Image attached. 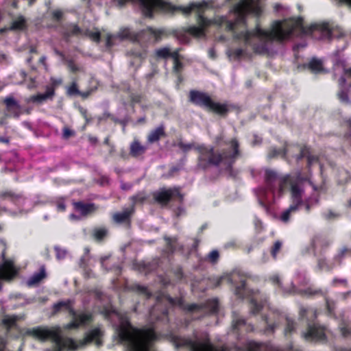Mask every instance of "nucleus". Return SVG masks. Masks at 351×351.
<instances>
[{"label": "nucleus", "instance_id": "f03ea898", "mask_svg": "<svg viewBox=\"0 0 351 351\" xmlns=\"http://www.w3.org/2000/svg\"><path fill=\"white\" fill-rule=\"evenodd\" d=\"M215 142L218 145L222 142L223 145L230 147L219 151L216 150L212 145H198L195 147L198 153L197 167L206 171L210 167H218L223 164L226 171H232L236 160L241 156L238 138L234 137L223 141V136L220 134L215 137Z\"/></svg>", "mask_w": 351, "mask_h": 351}, {"label": "nucleus", "instance_id": "f8f14e48", "mask_svg": "<svg viewBox=\"0 0 351 351\" xmlns=\"http://www.w3.org/2000/svg\"><path fill=\"white\" fill-rule=\"evenodd\" d=\"M303 337L311 341L326 340L324 328L317 324L308 325L306 332L303 333Z\"/></svg>", "mask_w": 351, "mask_h": 351}, {"label": "nucleus", "instance_id": "a878e982", "mask_svg": "<svg viewBox=\"0 0 351 351\" xmlns=\"http://www.w3.org/2000/svg\"><path fill=\"white\" fill-rule=\"evenodd\" d=\"M62 83L61 78H51V84L45 86V100L51 99L55 94V89Z\"/></svg>", "mask_w": 351, "mask_h": 351}, {"label": "nucleus", "instance_id": "20e7f679", "mask_svg": "<svg viewBox=\"0 0 351 351\" xmlns=\"http://www.w3.org/2000/svg\"><path fill=\"white\" fill-rule=\"evenodd\" d=\"M117 343L127 347L129 351H150L153 343L157 339L154 328L134 326L129 317L121 316L116 328Z\"/></svg>", "mask_w": 351, "mask_h": 351}, {"label": "nucleus", "instance_id": "c85d7f7f", "mask_svg": "<svg viewBox=\"0 0 351 351\" xmlns=\"http://www.w3.org/2000/svg\"><path fill=\"white\" fill-rule=\"evenodd\" d=\"M108 234V230L106 227H96L92 230V237L97 242H102Z\"/></svg>", "mask_w": 351, "mask_h": 351}, {"label": "nucleus", "instance_id": "1a4fd4ad", "mask_svg": "<svg viewBox=\"0 0 351 351\" xmlns=\"http://www.w3.org/2000/svg\"><path fill=\"white\" fill-rule=\"evenodd\" d=\"M330 244V239L321 234L313 236L310 243L314 256L325 255Z\"/></svg>", "mask_w": 351, "mask_h": 351}, {"label": "nucleus", "instance_id": "8fccbe9b", "mask_svg": "<svg viewBox=\"0 0 351 351\" xmlns=\"http://www.w3.org/2000/svg\"><path fill=\"white\" fill-rule=\"evenodd\" d=\"M83 36L88 37L93 41L99 43L101 40V33L99 31L92 32L89 29H86L83 32Z\"/></svg>", "mask_w": 351, "mask_h": 351}, {"label": "nucleus", "instance_id": "2f4dec72", "mask_svg": "<svg viewBox=\"0 0 351 351\" xmlns=\"http://www.w3.org/2000/svg\"><path fill=\"white\" fill-rule=\"evenodd\" d=\"M304 66L315 73H319L323 70L322 62L315 58H313L309 62L304 64Z\"/></svg>", "mask_w": 351, "mask_h": 351}, {"label": "nucleus", "instance_id": "dca6fc26", "mask_svg": "<svg viewBox=\"0 0 351 351\" xmlns=\"http://www.w3.org/2000/svg\"><path fill=\"white\" fill-rule=\"evenodd\" d=\"M134 212L135 208H128L123 210L121 213L117 212L114 213L112 215V219L117 223H126L128 225H130L131 217Z\"/></svg>", "mask_w": 351, "mask_h": 351}, {"label": "nucleus", "instance_id": "cd10ccee", "mask_svg": "<svg viewBox=\"0 0 351 351\" xmlns=\"http://www.w3.org/2000/svg\"><path fill=\"white\" fill-rule=\"evenodd\" d=\"M202 310L206 309L208 311V313L210 315H215L218 313L219 310V304L217 299L208 300L206 302L202 303Z\"/></svg>", "mask_w": 351, "mask_h": 351}, {"label": "nucleus", "instance_id": "5fc2aeb1", "mask_svg": "<svg viewBox=\"0 0 351 351\" xmlns=\"http://www.w3.org/2000/svg\"><path fill=\"white\" fill-rule=\"evenodd\" d=\"M326 311L329 316L335 317V302L332 300H330L328 298H326Z\"/></svg>", "mask_w": 351, "mask_h": 351}, {"label": "nucleus", "instance_id": "ddd939ff", "mask_svg": "<svg viewBox=\"0 0 351 351\" xmlns=\"http://www.w3.org/2000/svg\"><path fill=\"white\" fill-rule=\"evenodd\" d=\"M3 103L5 106L8 117L19 118L22 114L20 104L12 96L6 97Z\"/></svg>", "mask_w": 351, "mask_h": 351}, {"label": "nucleus", "instance_id": "052dcab7", "mask_svg": "<svg viewBox=\"0 0 351 351\" xmlns=\"http://www.w3.org/2000/svg\"><path fill=\"white\" fill-rule=\"evenodd\" d=\"M184 64L180 60H176L173 62V71L176 75L178 76L179 78H181V73Z\"/></svg>", "mask_w": 351, "mask_h": 351}, {"label": "nucleus", "instance_id": "e2e57ef3", "mask_svg": "<svg viewBox=\"0 0 351 351\" xmlns=\"http://www.w3.org/2000/svg\"><path fill=\"white\" fill-rule=\"evenodd\" d=\"M147 31L154 36L155 40L158 41L161 39L162 36L164 34V32L161 29H156L151 27H147Z\"/></svg>", "mask_w": 351, "mask_h": 351}, {"label": "nucleus", "instance_id": "2eb2a0df", "mask_svg": "<svg viewBox=\"0 0 351 351\" xmlns=\"http://www.w3.org/2000/svg\"><path fill=\"white\" fill-rule=\"evenodd\" d=\"M147 9V17L152 18L154 11H160L161 9H165L171 5L169 2L164 1L163 0H145Z\"/></svg>", "mask_w": 351, "mask_h": 351}, {"label": "nucleus", "instance_id": "423d86ee", "mask_svg": "<svg viewBox=\"0 0 351 351\" xmlns=\"http://www.w3.org/2000/svg\"><path fill=\"white\" fill-rule=\"evenodd\" d=\"M189 101L196 106L222 117H226L229 112V106L227 104L213 101L206 92L191 90L189 93Z\"/></svg>", "mask_w": 351, "mask_h": 351}, {"label": "nucleus", "instance_id": "4d7b16f0", "mask_svg": "<svg viewBox=\"0 0 351 351\" xmlns=\"http://www.w3.org/2000/svg\"><path fill=\"white\" fill-rule=\"evenodd\" d=\"M187 32L186 27L181 29H176L174 31V36L179 39L180 41L184 42L188 40Z\"/></svg>", "mask_w": 351, "mask_h": 351}, {"label": "nucleus", "instance_id": "0e129e2a", "mask_svg": "<svg viewBox=\"0 0 351 351\" xmlns=\"http://www.w3.org/2000/svg\"><path fill=\"white\" fill-rule=\"evenodd\" d=\"M307 160V168L310 169L313 165L315 163H317L319 162V158L317 156L311 154V151H309V154L306 157Z\"/></svg>", "mask_w": 351, "mask_h": 351}, {"label": "nucleus", "instance_id": "7ed1b4c3", "mask_svg": "<svg viewBox=\"0 0 351 351\" xmlns=\"http://www.w3.org/2000/svg\"><path fill=\"white\" fill-rule=\"evenodd\" d=\"M295 27L296 25L292 21L276 20L273 21L269 30L263 29L257 24L253 29L240 32L235 34L234 37L238 40L243 39L246 45H251L252 37L257 38L261 43L252 45V49L256 54L265 55L269 52V43H282L291 36Z\"/></svg>", "mask_w": 351, "mask_h": 351}, {"label": "nucleus", "instance_id": "37998d69", "mask_svg": "<svg viewBox=\"0 0 351 351\" xmlns=\"http://www.w3.org/2000/svg\"><path fill=\"white\" fill-rule=\"evenodd\" d=\"M43 278H44V266H41L39 269V272L33 275L27 280L28 286H34L38 284Z\"/></svg>", "mask_w": 351, "mask_h": 351}, {"label": "nucleus", "instance_id": "3c124183", "mask_svg": "<svg viewBox=\"0 0 351 351\" xmlns=\"http://www.w3.org/2000/svg\"><path fill=\"white\" fill-rule=\"evenodd\" d=\"M16 322L17 317L16 316H7L3 319L2 324L9 330L16 324Z\"/></svg>", "mask_w": 351, "mask_h": 351}, {"label": "nucleus", "instance_id": "7c9ffc66", "mask_svg": "<svg viewBox=\"0 0 351 351\" xmlns=\"http://www.w3.org/2000/svg\"><path fill=\"white\" fill-rule=\"evenodd\" d=\"M251 8V4L242 0L236 3L232 8V12L235 14H247Z\"/></svg>", "mask_w": 351, "mask_h": 351}, {"label": "nucleus", "instance_id": "f704fd0d", "mask_svg": "<svg viewBox=\"0 0 351 351\" xmlns=\"http://www.w3.org/2000/svg\"><path fill=\"white\" fill-rule=\"evenodd\" d=\"M198 27L197 26H190L186 27V31L187 33L194 37L199 38L205 35V28L208 26H203L200 24H198Z\"/></svg>", "mask_w": 351, "mask_h": 351}, {"label": "nucleus", "instance_id": "4c0bfd02", "mask_svg": "<svg viewBox=\"0 0 351 351\" xmlns=\"http://www.w3.org/2000/svg\"><path fill=\"white\" fill-rule=\"evenodd\" d=\"M147 197L146 196L145 192L141 191L137 193L136 195H132L130 197V199L132 202V206L130 208H134L136 205L143 204L144 202L147 200Z\"/></svg>", "mask_w": 351, "mask_h": 351}, {"label": "nucleus", "instance_id": "5701e85b", "mask_svg": "<svg viewBox=\"0 0 351 351\" xmlns=\"http://www.w3.org/2000/svg\"><path fill=\"white\" fill-rule=\"evenodd\" d=\"M289 151V145L285 143L284 147L282 148H277L276 147H271L269 149L267 153V158L269 159H273L278 157H281L282 158L285 159L287 158V155Z\"/></svg>", "mask_w": 351, "mask_h": 351}, {"label": "nucleus", "instance_id": "49530a36", "mask_svg": "<svg viewBox=\"0 0 351 351\" xmlns=\"http://www.w3.org/2000/svg\"><path fill=\"white\" fill-rule=\"evenodd\" d=\"M286 322L287 323L285 328V335H290L293 332H295L297 324L293 319L289 317L286 318Z\"/></svg>", "mask_w": 351, "mask_h": 351}, {"label": "nucleus", "instance_id": "6e6552de", "mask_svg": "<svg viewBox=\"0 0 351 351\" xmlns=\"http://www.w3.org/2000/svg\"><path fill=\"white\" fill-rule=\"evenodd\" d=\"M153 197L158 204L162 206H167L171 201L174 199H178L180 203L184 199V195L181 193L180 187L161 189L153 193Z\"/></svg>", "mask_w": 351, "mask_h": 351}, {"label": "nucleus", "instance_id": "0eeeda50", "mask_svg": "<svg viewBox=\"0 0 351 351\" xmlns=\"http://www.w3.org/2000/svg\"><path fill=\"white\" fill-rule=\"evenodd\" d=\"M209 8L208 3L203 1L201 3H191L189 6H176L171 3V5L165 9H161L160 11H182L185 14H189L192 11L197 13V23L203 26H210L212 21L204 16L205 11Z\"/></svg>", "mask_w": 351, "mask_h": 351}, {"label": "nucleus", "instance_id": "a19ab883", "mask_svg": "<svg viewBox=\"0 0 351 351\" xmlns=\"http://www.w3.org/2000/svg\"><path fill=\"white\" fill-rule=\"evenodd\" d=\"M346 255L351 256V248H348V247H343L340 249L337 254L334 256L333 260L334 262L337 263L339 265L341 263L342 260Z\"/></svg>", "mask_w": 351, "mask_h": 351}, {"label": "nucleus", "instance_id": "aec40b11", "mask_svg": "<svg viewBox=\"0 0 351 351\" xmlns=\"http://www.w3.org/2000/svg\"><path fill=\"white\" fill-rule=\"evenodd\" d=\"M232 327L233 331L238 334L243 331L250 332L254 330V326L251 324H247L245 319L243 318L234 319L232 320Z\"/></svg>", "mask_w": 351, "mask_h": 351}, {"label": "nucleus", "instance_id": "9b49d317", "mask_svg": "<svg viewBox=\"0 0 351 351\" xmlns=\"http://www.w3.org/2000/svg\"><path fill=\"white\" fill-rule=\"evenodd\" d=\"M97 90V86L90 87L85 91H81L79 89L78 84L76 80H74L71 83L66 86V95L68 97H77L80 96L82 99L84 100L88 98L94 92Z\"/></svg>", "mask_w": 351, "mask_h": 351}, {"label": "nucleus", "instance_id": "b1692460", "mask_svg": "<svg viewBox=\"0 0 351 351\" xmlns=\"http://www.w3.org/2000/svg\"><path fill=\"white\" fill-rule=\"evenodd\" d=\"M147 150L145 145L141 144L138 140L134 139L130 146V155L132 157L137 158L143 155Z\"/></svg>", "mask_w": 351, "mask_h": 351}, {"label": "nucleus", "instance_id": "e433bc0d", "mask_svg": "<svg viewBox=\"0 0 351 351\" xmlns=\"http://www.w3.org/2000/svg\"><path fill=\"white\" fill-rule=\"evenodd\" d=\"M217 24L218 25H222L223 23L226 24V30L228 32H234L236 29V23L234 21H228L225 17L221 16L214 22L212 21L211 24Z\"/></svg>", "mask_w": 351, "mask_h": 351}, {"label": "nucleus", "instance_id": "de8ad7c7", "mask_svg": "<svg viewBox=\"0 0 351 351\" xmlns=\"http://www.w3.org/2000/svg\"><path fill=\"white\" fill-rule=\"evenodd\" d=\"M308 313H311L314 318L317 317L316 309L305 306H301L300 308L299 315L302 319L306 318Z\"/></svg>", "mask_w": 351, "mask_h": 351}, {"label": "nucleus", "instance_id": "4468645a", "mask_svg": "<svg viewBox=\"0 0 351 351\" xmlns=\"http://www.w3.org/2000/svg\"><path fill=\"white\" fill-rule=\"evenodd\" d=\"M345 76H341L338 80L339 90L337 96L339 100L343 104L351 105V99L349 97V91L351 84L347 86Z\"/></svg>", "mask_w": 351, "mask_h": 351}, {"label": "nucleus", "instance_id": "ea45409f", "mask_svg": "<svg viewBox=\"0 0 351 351\" xmlns=\"http://www.w3.org/2000/svg\"><path fill=\"white\" fill-rule=\"evenodd\" d=\"M164 298L171 306H178L182 310H184L186 304H184V299L182 297L172 298L167 294L164 295Z\"/></svg>", "mask_w": 351, "mask_h": 351}, {"label": "nucleus", "instance_id": "9d476101", "mask_svg": "<svg viewBox=\"0 0 351 351\" xmlns=\"http://www.w3.org/2000/svg\"><path fill=\"white\" fill-rule=\"evenodd\" d=\"M73 319L65 326L68 330L77 329L80 326H85L93 321V315L91 313L80 312L75 311V315H70Z\"/></svg>", "mask_w": 351, "mask_h": 351}, {"label": "nucleus", "instance_id": "79ce46f5", "mask_svg": "<svg viewBox=\"0 0 351 351\" xmlns=\"http://www.w3.org/2000/svg\"><path fill=\"white\" fill-rule=\"evenodd\" d=\"M250 312L253 315H256L262 310L265 305V302L263 301H261L258 302L256 299L251 298L250 301Z\"/></svg>", "mask_w": 351, "mask_h": 351}, {"label": "nucleus", "instance_id": "412c9836", "mask_svg": "<svg viewBox=\"0 0 351 351\" xmlns=\"http://www.w3.org/2000/svg\"><path fill=\"white\" fill-rule=\"evenodd\" d=\"M163 239L166 242L165 247L163 250V253L167 256L173 255L177 249L178 237L177 236L171 237L165 235L163 237Z\"/></svg>", "mask_w": 351, "mask_h": 351}, {"label": "nucleus", "instance_id": "c756f323", "mask_svg": "<svg viewBox=\"0 0 351 351\" xmlns=\"http://www.w3.org/2000/svg\"><path fill=\"white\" fill-rule=\"evenodd\" d=\"M139 34L132 32L129 28H123L118 34V37L121 39H128L133 42H137L139 40Z\"/></svg>", "mask_w": 351, "mask_h": 351}, {"label": "nucleus", "instance_id": "f3484780", "mask_svg": "<svg viewBox=\"0 0 351 351\" xmlns=\"http://www.w3.org/2000/svg\"><path fill=\"white\" fill-rule=\"evenodd\" d=\"M62 34L66 40L72 36L83 35V30L75 23H69L62 27Z\"/></svg>", "mask_w": 351, "mask_h": 351}, {"label": "nucleus", "instance_id": "39448f33", "mask_svg": "<svg viewBox=\"0 0 351 351\" xmlns=\"http://www.w3.org/2000/svg\"><path fill=\"white\" fill-rule=\"evenodd\" d=\"M174 343L177 348H186L190 351H232L228 346L212 343L208 335L199 337L195 335L193 339L176 337ZM261 346L262 343L252 341L247 343L246 349L247 351H261Z\"/></svg>", "mask_w": 351, "mask_h": 351}, {"label": "nucleus", "instance_id": "4be33fe9", "mask_svg": "<svg viewBox=\"0 0 351 351\" xmlns=\"http://www.w3.org/2000/svg\"><path fill=\"white\" fill-rule=\"evenodd\" d=\"M166 133L165 131V126L160 125L156 128L150 131L147 136V141L149 143L152 144L158 142L161 138L165 137Z\"/></svg>", "mask_w": 351, "mask_h": 351}, {"label": "nucleus", "instance_id": "69168bd1", "mask_svg": "<svg viewBox=\"0 0 351 351\" xmlns=\"http://www.w3.org/2000/svg\"><path fill=\"white\" fill-rule=\"evenodd\" d=\"M78 110L82 117L84 119L86 124H89L92 121V118L89 117L87 109L82 106H80L78 108Z\"/></svg>", "mask_w": 351, "mask_h": 351}, {"label": "nucleus", "instance_id": "13d9d810", "mask_svg": "<svg viewBox=\"0 0 351 351\" xmlns=\"http://www.w3.org/2000/svg\"><path fill=\"white\" fill-rule=\"evenodd\" d=\"M44 101V93L32 95L26 99L27 103L39 104Z\"/></svg>", "mask_w": 351, "mask_h": 351}, {"label": "nucleus", "instance_id": "864d4df0", "mask_svg": "<svg viewBox=\"0 0 351 351\" xmlns=\"http://www.w3.org/2000/svg\"><path fill=\"white\" fill-rule=\"evenodd\" d=\"M183 311L187 313L199 312L202 311V305L195 303L186 304Z\"/></svg>", "mask_w": 351, "mask_h": 351}, {"label": "nucleus", "instance_id": "58836bf2", "mask_svg": "<svg viewBox=\"0 0 351 351\" xmlns=\"http://www.w3.org/2000/svg\"><path fill=\"white\" fill-rule=\"evenodd\" d=\"M247 294L246 280H241L239 285H237L234 289V295L239 299H243Z\"/></svg>", "mask_w": 351, "mask_h": 351}, {"label": "nucleus", "instance_id": "6ab92c4d", "mask_svg": "<svg viewBox=\"0 0 351 351\" xmlns=\"http://www.w3.org/2000/svg\"><path fill=\"white\" fill-rule=\"evenodd\" d=\"M54 351H63L73 348L74 341L71 338H63L58 335H56L54 338Z\"/></svg>", "mask_w": 351, "mask_h": 351}, {"label": "nucleus", "instance_id": "680f3d73", "mask_svg": "<svg viewBox=\"0 0 351 351\" xmlns=\"http://www.w3.org/2000/svg\"><path fill=\"white\" fill-rule=\"evenodd\" d=\"M282 243L280 241H276L271 249V255L274 258H276L278 253L281 250Z\"/></svg>", "mask_w": 351, "mask_h": 351}, {"label": "nucleus", "instance_id": "774afa93", "mask_svg": "<svg viewBox=\"0 0 351 351\" xmlns=\"http://www.w3.org/2000/svg\"><path fill=\"white\" fill-rule=\"evenodd\" d=\"M174 276L179 280L184 278V272L182 268L180 266L175 267L173 270Z\"/></svg>", "mask_w": 351, "mask_h": 351}, {"label": "nucleus", "instance_id": "c03bdc74", "mask_svg": "<svg viewBox=\"0 0 351 351\" xmlns=\"http://www.w3.org/2000/svg\"><path fill=\"white\" fill-rule=\"evenodd\" d=\"M0 197L3 199H9L12 202H16L21 198L20 194H17L12 191H5L0 193Z\"/></svg>", "mask_w": 351, "mask_h": 351}, {"label": "nucleus", "instance_id": "09e8293b", "mask_svg": "<svg viewBox=\"0 0 351 351\" xmlns=\"http://www.w3.org/2000/svg\"><path fill=\"white\" fill-rule=\"evenodd\" d=\"M128 1H138L143 14L145 17H147V11L146 10H149L147 9L146 2H145V0H118V3L120 5H123Z\"/></svg>", "mask_w": 351, "mask_h": 351}, {"label": "nucleus", "instance_id": "bb28decb", "mask_svg": "<svg viewBox=\"0 0 351 351\" xmlns=\"http://www.w3.org/2000/svg\"><path fill=\"white\" fill-rule=\"evenodd\" d=\"M314 256L317 258V267L319 271L325 270L330 271L334 268L335 263H328L325 255Z\"/></svg>", "mask_w": 351, "mask_h": 351}, {"label": "nucleus", "instance_id": "72a5a7b5", "mask_svg": "<svg viewBox=\"0 0 351 351\" xmlns=\"http://www.w3.org/2000/svg\"><path fill=\"white\" fill-rule=\"evenodd\" d=\"M100 336V330L99 328H94L86 333L84 341L86 343L93 341H96L97 343H99Z\"/></svg>", "mask_w": 351, "mask_h": 351}, {"label": "nucleus", "instance_id": "bf43d9fd", "mask_svg": "<svg viewBox=\"0 0 351 351\" xmlns=\"http://www.w3.org/2000/svg\"><path fill=\"white\" fill-rule=\"evenodd\" d=\"M219 258V253L217 250H212L206 257V260L213 263L215 264L217 263Z\"/></svg>", "mask_w": 351, "mask_h": 351}, {"label": "nucleus", "instance_id": "c9c22d12", "mask_svg": "<svg viewBox=\"0 0 351 351\" xmlns=\"http://www.w3.org/2000/svg\"><path fill=\"white\" fill-rule=\"evenodd\" d=\"M311 29L312 31L317 30L322 32V34L326 35L328 37H330L332 36V29L330 27L328 23H322L319 24H315L313 25H311Z\"/></svg>", "mask_w": 351, "mask_h": 351}, {"label": "nucleus", "instance_id": "a211bd4d", "mask_svg": "<svg viewBox=\"0 0 351 351\" xmlns=\"http://www.w3.org/2000/svg\"><path fill=\"white\" fill-rule=\"evenodd\" d=\"M74 209L80 212L82 216L90 215L97 210V206L94 203H84V202H74Z\"/></svg>", "mask_w": 351, "mask_h": 351}, {"label": "nucleus", "instance_id": "393cba45", "mask_svg": "<svg viewBox=\"0 0 351 351\" xmlns=\"http://www.w3.org/2000/svg\"><path fill=\"white\" fill-rule=\"evenodd\" d=\"M72 301L67 300L66 301H60L54 304L53 311L54 313H57L62 310L69 312V315H75V310L72 306Z\"/></svg>", "mask_w": 351, "mask_h": 351}, {"label": "nucleus", "instance_id": "a18cd8bd", "mask_svg": "<svg viewBox=\"0 0 351 351\" xmlns=\"http://www.w3.org/2000/svg\"><path fill=\"white\" fill-rule=\"evenodd\" d=\"M26 27V21L23 16H20L11 23V29L23 30Z\"/></svg>", "mask_w": 351, "mask_h": 351}, {"label": "nucleus", "instance_id": "338daca9", "mask_svg": "<svg viewBox=\"0 0 351 351\" xmlns=\"http://www.w3.org/2000/svg\"><path fill=\"white\" fill-rule=\"evenodd\" d=\"M133 290L145 295H149V291L147 288L145 286L141 285H133Z\"/></svg>", "mask_w": 351, "mask_h": 351}, {"label": "nucleus", "instance_id": "f257e3e1", "mask_svg": "<svg viewBox=\"0 0 351 351\" xmlns=\"http://www.w3.org/2000/svg\"><path fill=\"white\" fill-rule=\"evenodd\" d=\"M265 189L264 195L267 191L272 193L273 197L277 193L281 197L288 190H290L292 203L289 207L284 210L280 216V219L283 222H287L291 214L298 210L299 207L302 204L303 191L300 185L306 180L302 176L300 171L294 175L286 174L280 176L276 171L267 169L265 171Z\"/></svg>", "mask_w": 351, "mask_h": 351}, {"label": "nucleus", "instance_id": "473e14b6", "mask_svg": "<svg viewBox=\"0 0 351 351\" xmlns=\"http://www.w3.org/2000/svg\"><path fill=\"white\" fill-rule=\"evenodd\" d=\"M24 335L30 336L43 341H44V328L38 327L27 329L24 332Z\"/></svg>", "mask_w": 351, "mask_h": 351}, {"label": "nucleus", "instance_id": "6e6d98bb", "mask_svg": "<svg viewBox=\"0 0 351 351\" xmlns=\"http://www.w3.org/2000/svg\"><path fill=\"white\" fill-rule=\"evenodd\" d=\"M170 55V49L169 47H165L160 49H158L156 51V56L157 58L167 59L169 58Z\"/></svg>", "mask_w": 351, "mask_h": 351}, {"label": "nucleus", "instance_id": "603ef678", "mask_svg": "<svg viewBox=\"0 0 351 351\" xmlns=\"http://www.w3.org/2000/svg\"><path fill=\"white\" fill-rule=\"evenodd\" d=\"M310 148L306 145L300 147V152L295 155V159L297 162H299L304 158H306L309 154Z\"/></svg>", "mask_w": 351, "mask_h": 351}]
</instances>
